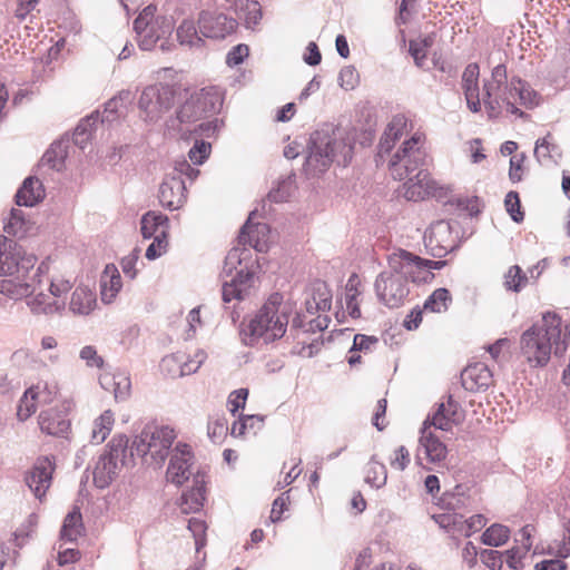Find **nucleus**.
<instances>
[{
    "instance_id": "14",
    "label": "nucleus",
    "mask_w": 570,
    "mask_h": 570,
    "mask_svg": "<svg viewBox=\"0 0 570 570\" xmlns=\"http://www.w3.org/2000/svg\"><path fill=\"white\" fill-rule=\"evenodd\" d=\"M426 264V259L404 249L389 256V267L403 275L406 282L411 279L415 284L429 283L434 278Z\"/></svg>"
},
{
    "instance_id": "57",
    "label": "nucleus",
    "mask_w": 570,
    "mask_h": 570,
    "mask_svg": "<svg viewBox=\"0 0 570 570\" xmlns=\"http://www.w3.org/2000/svg\"><path fill=\"white\" fill-rule=\"evenodd\" d=\"M79 357L86 362L89 367L101 368L104 365V358L98 355L95 346L86 345L79 352Z\"/></svg>"
},
{
    "instance_id": "34",
    "label": "nucleus",
    "mask_w": 570,
    "mask_h": 570,
    "mask_svg": "<svg viewBox=\"0 0 570 570\" xmlns=\"http://www.w3.org/2000/svg\"><path fill=\"white\" fill-rule=\"evenodd\" d=\"M534 156L540 163H557L561 157V150L559 146L552 141V135L550 132H548L546 137L535 141Z\"/></svg>"
},
{
    "instance_id": "29",
    "label": "nucleus",
    "mask_w": 570,
    "mask_h": 570,
    "mask_svg": "<svg viewBox=\"0 0 570 570\" xmlns=\"http://www.w3.org/2000/svg\"><path fill=\"white\" fill-rule=\"evenodd\" d=\"M176 39L180 46L198 49L204 45L199 26L193 19H184L176 29Z\"/></svg>"
},
{
    "instance_id": "15",
    "label": "nucleus",
    "mask_w": 570,
    "mask_h": 570,
    "mask_svg": "<svg viewBox=\"0 0 570 570\" xmlns=\"http://www.w3.org/2000/svg\"><path fill=\"white\" fill-rule=\"evenodd\" d=\"M193 460L191 448L188 444L178 443L170 451L169 464L166 472L167 480L176 485L184 484L193 474Z\"/></svg>"
},
{
    "instance_id": "42",
    "label": "nucleus",
    "mask_w": 570,
    "mask_h": 570,
    "mask_svg": "<svg viewBox=\"0 0 570 570\" xmlns=\"http://www.w3.org/2000/svg\"><path fill=\"white\" fill-rule=\"evenodd\" d=\"M451 302L450 292L446 288L435 289L424 302L423 308L433 313H442L448 309V303Z\"/></svg>"
},
{
    "instance_id": "19",
    "label": "nucleus",
    "mask_w": 570,
    "mask_h": 570,
    "mask_svg": "<svg viewBox=\"0 0 570 570\" xmlns=\"http://www.w3.org/2000/svg\"><path fill=\"white\" fill-rule=\"evenodd\" d=\"M186 191V183L183 177L169 174L160 184L158 198L163 207L169 210H177L187 200Z\"/></svg>"
},
{
    "instance_id": "36",
    "label": "nucleus",
    "mask_w": 570,
    "mask_h": 570,
    "mask_svg": "<svg viewBox=\"0 0 570 570\" xmlns=\"http://www.w3.org/2000/svg\"><path fill=\"white\" fill-rule=\"evenodd\" d=\"M387 472L385 465L372 456L365 468V482L372 488L380 489L385 485Z\"/></svg>"
},
{
    "instance_id": "10",
    "label": "nucleus",
    "mask_w": 570,
    "mask_h": 570,
    "mask_svg": "<svg viewBox=\"0 0 570 570\" xmlns=\"http://www.w3.org/2000/svg\"><path fill=\"white\" fill-rule=\"evenodd\" d=\"M127 436L119 435L109 442L108 451L99 456L92 472L94 483L97 488H107L117 478L120 469L131 461L130 456H127Z\"/></svg>"
},
{
    "instance_id": "63",
    "label": "nucleus",
    "mask_w": 570,
    "mask_h": 570,
    "mask_svg": "<svg viewBox=\"0 0 570 570\" xmlns=\"http://www.w3.org/2000/svg\"><path fill=\"white\" fill-rule=\"evenodd\" d=\"M16 272L20 273V267L11 250L0 257V275H12Z\"/></svg>"
},
{
    "instance_id": "12",
    "label": "nucleus",
    "mask_w": 570,
    "mask_h": 570,
    "mask_svg": "<svg viewBox=\"0 0 570 570\" xmlns=\"http://www.w3.org/2000/svg\"><path fill=\"white\" fill-rule=\"evenodd\" d=\"M42 268L38 267L30 281L16 285L12 292L17 297H26V303L33 314H53L60 309V305L45 293L43 279L41 278Z\"/></svg>"
},
{
    "instance_id": "41",
    "label": "nucleus",
    "mask_w": 570,
    "mask_h": 570,
    "mask_svg": "<svg viewBox=\"0 0 570 570\" xmlns=\"http://www.w3.org/2000/svg\"><path fill=\"white\" fill-rule=\"evenodd\" d=\"M509 537L510 530L508 527L494 523L483 532L481 539L485 546L500 547L508 541Z\"/></svg>"
},
{
    "instance_id": "26",
    "label": "nucleus",
    "mask_w": 570,
    "mask_h": 570,
    "mask_svg": "<svg viewBox=\"0 0 570 570\" xmlns=\"http://www.w3.org/2000/svg\"><path fill=\"white\" fill-rule=\"evenodd\" d=\"M121 287L122 282L118 268L114 264L106 265L100 277V297L102 303H112Z\"/></svg>"
},
{
    "instance_id": "38",
    "label": "nucleus",
    "mask_w": 570,
    "mask_h": 570,
    "mask_svg": "<svg viewBox=\"0 0 570 570\" xmlns=\"http://www.w3.org/2000/svg\"><path fill=\"white\" fill-rule=\"evenodd\" d=\"M295 187V175H288L279 179L275 187L267 195L269 203H283L286 202Z\"/></svg>"
},
{
    "instance_id": "59",
    "label": "nucleus",
    "mask_w": 570,
    "mask_h": 570,
    "mask_svg": "<svg viewBox=\"0 0 570 570\" xmlns=\"http://www.w3.org/2000/svg\"><path fill=\"white\" fill-rule=\"evenodd\" d=\"M43 287L48 288L50 296L53 298L60 297L71 289V283L63 278L47 279L43 282Z\"/></svg>"
},
{
    "instance_id": "1",
    "label": "nucleus",
    "mask_w": 570,
    "mask_h": 570,
    "mask_svg": "<svg viewBox=\"0 0 570 570\" xmlns=\"http://www.w3.org/2000/svg\"><path fill=\"white\" fill-rule=\"evenodd\" d=\"M269 228L266 224H253L250 217L244 224L238 236L239 245H249L257 252H266L268 248ZM250 250L246 247L232 248L224 264V273L230 279L223 284L222 295L225 303L233 299L242 301L248 294L254 284L256 267L250 262Z\"/></svg>"
},
{
    "instance_id": "4",
    "label": "nucleus",
    "mask_w": 570,
    "mask_h": 570,
    "mask_svg": "<svg viewBox=\"0 0 570 570\" xmlns=\"http://www.w3.org/2000/svg\"><path fill=\"white\" fill-rule=\"evenodd\" d=\"M292 306L283 302L279 293L272 294L263 306L240 324L245 345L269 344L281 340L289 323Z\"/></svg>"
},
{
    "instance_id": "64",
    "label": "nucleus",
    "mask_w": 570,
    "mask_h": 570,
    "mask_svg": "<svg viewBox=\"0 0 570 570\" xmlns=\"http://www.w3.org/2000/svg\"><path fill=\"white\" fill-rule=\"evenodd\" d=\"M391 466L403 471L410 463V453L409 450L404 445H400L394 451V458L391 459Z\"/></svg>"
},
{
    "instance_id": "35",
    "label": "nucleus",
    "mask_w": 570,
    "mask_h": 570,
    "mask_svg": "<svg viewBox=\"0 0 570 570\" xmlns=\"http://www.w3.org/2000/svg\"><path fill=\"white\" fill-rule=\"evenodd\" d=\"M82 530L81 513L78 510H73L66 515L60 537L65 541L73 542L81 535Z\"/></svg>"
},
{
    "instance_id": "53",
    "label": "nucleus",
    "mask_w": 570,
    "mask_h": 570,
    "mask_svg": "<svg viewBox=\"0 0 570 570\" xmlns=\"http://www.w3.org/2000/svg\"><path fill=\"white\" fill-rule=\"evenodd\" d=\"M480 560L490 570H501L504 563L503 553L492 549L482 550Z\"/></svg>"
},
{
    "instance_id": "48",
    "label": "nucleus",
    "mask_w": 570,
    "mask_h": 570,
    "mask_svg": "<svg viewBox=\"0 0 570 570\" xmlns=\"http://www.w3.org/2000/svg\"><path fill=\"white\" fill-rule=\"evenodd\" d=\"M33 390V395L39 404H49L51 403L58 393V387L56 384H49L48 382H38L36 385L30 387Z\"/></svg>"
},
{
    "instance_id": "5",
    "label": "nucleus",
    "mask_w": 570,
    "mask_h": 570,
    "mask_svg": "<svg viewBox=\"0 0 570 570\" xmlns=\"http://www.w3.org/2000/svg\"><path fill=\"white\" fill-rule=\"evenodd\" d=\"M426 153L421 135L415 134L404 140L389 161L391 175L396 180H405L407 199H416L429 187L425 166Z\"/></svg>"
},
{
    "instance_id": "61",
    "label": "nucleus",
    "mask_w": 570,
    "mask_h": 570,
    "mask_svg": "<svg viewBox=\"0 0 570 570\" xmlns=\"http://www.w3.org/2000/svg\"><path fill=\"white\" fill-rule=\"evenodd\" d=\"M379 343V338L375 336H368L364 334H356L353 340L352 352H364L368 353Z\"/></svg>"
},
{
    "instance_id": "47",
    "label": "nucleus",
    "mask_w": 570,
    "mask_h": 570,
    "mask_svg": "<svg viewBox=\"0 0 570 570\" xmlns=\"http://www.w3.org/2000/svg\"><path fill=\"white\" fill-rule=\"evenodd\" d=\"M529 552V543L515 546L503 553V560L510 569L519 570L523 567L522 559Z\"/></svg>"
},
{
    "instance_id": "46",
    "label": "nucleus",
    "mask_w": 570,
    "mask_h": 570,
    "mask_svg": "<svg viewBox=\"0 0 570 570\" xmlns=\"http://www.w3.org/2000/svg\"><path fill=\"white\" fill-rule=\"evenodd\" d=\"M39 403L33 395V390L30 387L24 391L22 397L19 400L17 406V417L19 421L29 419L38 407Z\"/></svg>"
},
{
    "instance_id": "33",
    "label": "nucleus",
    "mask_w": 570,
    "mask_h": 570,
    "mask_svg": "<svg viewBox=\"0 0 570 570\" xmlns=\"http://www.w3.org/2000/svg\"><path fill=\"white\" fill-rule=\"evenodd\" d=\"M205 501V487L203 482H199L197 479L195 480V487L186 492L183 493L180 498V510L183 513H191L199 511Z\"/></svg>"
},
{
    "instance_id": "51",
    "label": "nucleus",
    "mask_w": 570,
    "mask_h": 570,
    "mask_svg": "<svg viewBox=\"0 0 570 570\" xmlns=\"http://www.w3.org/2000/svg\"><path fill=\"white\" fill-rule=\"evenodd\" d=\"M353 277L354 276H352L348 279V283L346 285L345 305H346V309H347L348 314L353 318H357L361 316V309H360L358 303L356 301L358 292L353 285Z\"/></svg>"
},
{
    "instance_id": "11",
    "label": "nucleus",
    "mask_w": 570,
    "mask_h": 570,
    "mask_svg": "<svg viewBox=\"0 0 570 570\" xmlns=\"http://www.w3.org/2000/svg\"><path fill=\"white\" fill-rule=\"evenodd\" d=\"M180 87L176 85L156 83L144 88L138 100V107L144 119L149 122L158 121L175 104Z\"/></svg>"
},
{
    "instance_id": "22",
    "label": "nucleus",
    "mask_w": 570,
    "mask_h": 570,
    "mask_svg": "<svg viewBox=\"0 0 570 570\" xmlns=\"http://www.w3.org/2000/svg\"><path fill=\"white\" fill-rule=\"evenodd\" d=\"M419 451L424 453L430 463L440 465L448 456V448L440 438L426 428L421 429Z\"/></svg>"
},
{
    "instance_id": "17",
    "label": "nucleus",
    "mask_w": 570,
    "mask_h": 570,
    "mask_svg": "<svg viewBox=\"0 0 570 570\" xmlns=\"http://www.w3.org/2000/svg\"><path fill=\"white\" fill-rule=\"evenodd\" d=\"M70 409L71 402L63 401L58 407L42 411L38 417L41 431L48 435L65 436L70 429L68 419Z\"/></svg>"
},
{
    "instance_id": "54",
    "label": "nucleus",
    "mask_w": 570,
    "mask_h": 570,
    "mask_svg": "<svg viewBox=\"0 0 570 570\" xmlns=\"http://www.w3.org/2000/svg\"><path fill=\"white\" fill-rule=\"evenodd\" d=\"M360 81L357 70L353 66H345L338 75V83L345 90L354 89Z\"/></svg>"
},
{
    "instance_id": "56",
    "label": "nucleus",
    "mask_w": 570,
    "mask_h": 570,
    "mask_svg": "<svg viewBox=\"0 0 570 570\" xmlns=\"http://www.w3.org/2000/svg\"><path fill=\"white\" fill-rule=\"evenodd\" d=\"M131 382L125 372L117 373L114 395L117 401L126 400L130 394Z\"/></svg>"
},
{
    "instance_id": "21",
    "label": "nucleus",
    "mask_w": 570,
    "mask_h": 570,
    "mask_svg": "<svg viewBox=\"0 0 570 570\" xmlns=\"http://www.w3.org/2000/svg\"><path fill=\"white\" fill-rule=\"evenodd\" d=\"M459 407L458 402L450 396L446 403L439 404L433 414L428 415L422 428L451 431L453 425H458L462 421Z\"/></svg>"
},
{
    "instance_id": "25",
    "label": "nucleus",
    "mask_w": 570,
    "mask_h": 570,
    "mask_svg": "<svg viewBox=\"0 0 570 570\" xmlns=\"http://www.w3.org/2000/svg\"><path fill=\"white\" fill-rule=\"evenodd\" d=\"M461 377L464 389L469 391L487 389L492 382V373L483 363L469 365L463 370Z\"/></svg>"
},
{
    "instance_id": "20",
    "label": "nucleus",
    "mask_w": 570,
    "mask_h": 570,
    "mask_svg": "<svg viewBox=\"0 0 570 570\" xmlns=\"http://www.w3.org/2000/svg\"><path fill=\"white\" fill-rule=\"evenodd\" d=\"M199 31L205 38H225L236 28V21L222 12L203 11L198 18Z\"/></svg>"
},
{
    "instance_id": "31",
    "label": "nucleus",
    "mask_w": 570,
    "mask_h": 570,
    "mask_svg": "<svg viewBox=\"0 0 570 570\" xmlns=\"http://www.w3.org/2000/svg\"><path fill=\"white\" fill-rule=\"evenodd\" d=\"M453 525L455 531L464 537H471L474 532L480 531L485 524L487 519L482 514H474L465 520H459L456 517L443 515L442 525Z\"/></svg>"
},
{
    "instance_id": "62",
    "label": "nucleus",
    "mask_w": 570,
    "mask_h": 570,
    "mask_svg": "<svg viewBox=\"0 0 570 570\" xmlns=\"http://www.w3.org/2000/svg\"><path fill=\"white\" fill-rule=\"evenodd\" d=\"M138 259H139V250L137 248H135L130 254L125 256L120 262L122 273L130 279H134L137 276L138 271L136 268V265H137Z\"/></svg>"
},
{
    "instance_id": "39",
    "label": "nucleus",
    "mask_w": 570,
    "mask_h": 570,
    "mask_svg": "<svg viewBox=\"0 0 570 570\" xmlns=\"http://www.w3.org/2000/svg\"><path fill=\"white\" fill-rule=\"evenodd\" d=\"M28 224L23 210L13 208L3 230L11 236L23 237L28 232Z\"/></svg>"
},
{
    "instance_id": "45",
    "label": "nucleus",
    "mask_w": 570,
    "mask_h": 570,
    "mask_svg": "<svg viewBox=\"0 0 570 570\" xmlns=\"http://www.w3.org/2000/svg\"><path fill=\"white\" fill-rule=\"evenodd\" d=\"M503 285L507 291L520 292L528 283V277L520 266H511L503 276Z\"/></svg>"
},
{
    "instance_id": "23",
    "label": "nucleus",
    "mask_w": 570,
    "mask_h": 570,
    "mask_svg": "<svg viewBox=\"0 0 570 570\" xmlns=\"http://www.w3.org/2000/svg\"><path fill=\"white\" fill-rule=\"evenodd\" d=\"M479 76L480 70L476 63H469L462 75V88L468 108L472 112H479L481 110Z\"/></svg>"
},
{
    "instance_id": "16",
    "label": "nucleus",
    "mask_w": 570,
    "mask_h": 570,
    "mask_svg": "<svg viewBox=\"0 0 570 570\" xmlns=\"http://www.w3.org/2000/svg\"><path fill=\"white\" fill-rule=\"evenodd\" d=\"M425 247L435 257H442L454 248L452 226L446 220L433 223L424 234Z\"/></svg>"
},
{
    "instance_id": "58",
    "label": "nucleus",
    "mask_w": 570,
    "mask_h": 570,
    "mask_svg": "<svg viewBox=\"0 0 570 570\" xmlns=\"http://www.w3.org/2000/svg\"><path fill=\"white\" fill-rule=\"evenodd\" d=\"M406 128V119L404 116L397 115L392 118L389 122L384 134L387 135V138H393L395 141L399 140Z\"/></svg>"
},
{
    "instance_id": "8",
    "label": "nucleus",
    "mask_w": 570,
    "mask_h": 570,
    "mask_svg": "<svg viewBox=\"0 0 570 570\" xmlns=\"http://www.w3.org/2000/svg\"><path fill=\"white\" fill-rule=\"evenodd\" d=\"M156 7L147 6L134 21L138 46L141 50H151L160 42L161 51H170L174 43L168 37L174 30L173 19L165 16H155Z\"/></svg>"
},
{
    "instance_id": "2",
    "label": "nucleus",
    "mask_w": 570,
    "mask_h": 570,
    "mask_svg": "<svg viewBox=\"0 0 570 570\" xmlns=\"http://www.w3.org/2000/svg\"><path fill=\"white\" fill-rule=\"evenodd\" d=\"M482 101L490 118H498L504 111L523 118L527 115L519 106L532 109L541 102L540 95L520 78L508 82L507 68L498 65L491 78L484 81Z\"/></svg>"
},
{
    "instance_id": "40",
    "label": "nucleus",
    "mask_w": 570,
    "mask_h": 570,
    "mask_svg": "<svg viewBox=\"0 0 570 570\" xmlns=\"http://www.w3.org/2000/svg\"><path fill=\"white\" fill-rule=\"evenodd\" d=\"M435 35L430 33L424 38L411 40L409 43V51L414 59V62L417 67H423L428 48L432 47L434 43Z\"/></svg>"
},
{
    "instance_id": "18",
    "label": "nucleus",
    "mask_w": 570,
    "mask_h": 570,
    "mask_svg": "<svg viewBox=\"0 0 570 570\" xmlns=\"http://www.w3.org/2000/svg\"><path fill=\"white\" fill-rule=\"evenodd\" d=\"M55 469L53 458H38L32 469L26 475V484L36 498L42 499L51 485Z\"/></svg>"
},
{
    "instance_id": "44",
    "label": "nucleus",
    "mask_w": 570,
    "mask_h": 570,
    "mask_svg": "<svg viewBox=\"0 0 570 570\" xmlns=\"http://www.w3.org/2000/svg\"><path fill=\"white\" fill-rule=\"evenodd\" d=\"M160 370L169 377L185 376L184 371V354L175 353L163 357L160 362Z\"/></svg>"
},
{
    "instance_id": "27",
    "label": "nucleus",
    "mask_w": 570,
    "mask_h": 570,
    "mask_svg": "<svg viewBox=\"0 0 570 570\" xmlns=\"http://www.w3.org/2000/svg\"><path fill=\"white\" fill-rule=\"evenodd\" d=\"M45 197L42 183L35 177H28L23 180L21 187L16 194L18 206L32 207L41 202Z\"/></svg>"
},
{
    "instance_id": "60",
    "label": "nucleus",
    "mask_w": 570,
    "mask_h": 570,
    "mask_svg": "<svg viewBox=\"0 0 570 570\" xmlns=\"http://www.w3.org/2000/svg\"><path fill=\"white\" fill-rule=\"evenodd\" d=\"M249 55V48L247 45H244V43H239L235 47H233L227 56H226V63L229 66V67H235V66H238L240 65L245 58H247Z\"/></svg>"
},
{
    "instance_id": "30",
    "label": "nucleus",
    "mask_w": 570,
    "mask_h": 570,
    "mask_svg": "<svg viewBox=\"0 0 570 570\" xmlns=\"http://www.w3.org/2000/svg\"><path fill=\"white\" fill-rule=\"evenodd\" d=\"M169 219L160 212L149 210L140 219V230L144 238H156L163 229L168 233Z\"/></svg>"
},
{
    "instance_id": "28",
    "label": "nucleus",
    "mask_w": 570,
    "mask_h": 570,
    "mask_svg": "<svg viewBox=\"0 0 570 570\" xmlns=\"http://www.w3.org/2000/svg\"><path fill=\"white\" fill-rule=\"evenodd\" d=\"M96 294L85 286H78L71 294L69 309L75 315H89L96 307Z\"/></svg>"
},
{
    "instance_id": "6",
    "label": "nucleus",
    "mask_w": 570,
    "mask_h": 570,
    "mask_svg": "<svg viewBox=\"0 0 570 570\" xmlns=\"http://www.w3.org/2000/svg\"><path fill=\"white\" fill-rule=\"evenodd\" d=\"M353 155L350 141L316 131L311 136L304 170L308 176L324 173L333 161L346 166Z\"/></svg>"
},
{
    "instance_id": "37",
    "label": "nucleus",
    "mask_w": 570,
    "mask_h": 570,
    "mask_svg": "<svg viewBox=\"0 0 570 570\" xmlns=\"http://www.w3.org/2000/svg\"><path fill=\"white\" fill-rule=\"evenodd\" d=\"M114 422V414L110 410L105 411L99 417H97L91 431V442L94 444L102 443L109 435Z\"/></svg>"
},
{
    "instance_id": "7",
    "label": "nucleus",
    "mask_w": 570,
    "mask_h": 570,
    "mask_svg": "<svg viewBox=\"0 0 570 570\" xmlns=\"http://www.w3.org/2000/svg\"><path fill=\"white\" fill-rule=\"evenodd\" d=\"M175 439V431L169 426L146 425L129 448L130 459L137 455L146 464L159 468L170 455Z\"/></svg>"
},
{
    "instance_id": "9",
    "label": "nucleus",
    "mask_w": 570,
    "mask_h": 570,
    "mask_svg": "<svg viewBox=\"0 0 570 570\" xmlns=\"http://www.w3.org/2000/svg\"><path fill=\"white\" fill-rule=\"evenodd\" d=\"M185 101L177 110V120L180 125H189L216 114L223 104L220 92L215 87L198 90H184Z\"/></svg>"
},
{
    "instance_id": "55",
    "label": "nucleus",
    "mask_w": 570,
    "mask_h": 570,
    "mask_svg": "<svg viewBox=\"0 0 570 570\" xmlns=\"http://www.w3.org/2000/svg\"><path fill=\"white\" fill-rule=\"evenodd\" d=\"M507 212L515 223L523 220V213L520 210V198L518 193L509 191L504 199Z\"/></svg>"
},
{
    "instance_id": "13",
    "label": "nucleus",
    "mask_w": 570,
    "mask_h": 570,
    "mask_svg": "<svg viewBox=\"0 0 570 570\" xmlns=\"http://www.w3.org/2000/svg\"><path fill=\"white\" fill-rule=\"evenodd\" d=\"M374 287L380 302L390 308L401 306L410 292L405 277L391 267L379 274Z\"/></svg>"
},
{
    "instance_id": "24",
    "label": "nucleus",
    "mask_w": 570,
    "mask_h": 570,
    "mask_svg": "<svg viewBox=\"0 0 570 570\" xmlns=\"http://www.w3.org/2000/svg\"><path fill=\"white\" fill-rule=\"evenodd\" d=\"M332 306V293L322 281H316L311 286V292L305 301L306 313L313 316L317 312H327Z\"/></svg>"
},
{
    "instance_id": "43",
    "label": "nucleus",
    "mask_w": 570,
    "mask_h": 570,
    "mask_svg": "<svg viewBox=\"0 0 570 570\" xmlns=\"http://www.w3.org/2000/svg\"><path fill=\"white\" fill-rule=\"evenodd\" d=\"M99 115L92 114L90 117L82 119L75 128L72 141L80 149H85L91 135V127L98 120Z\"/></svg>"
},
{
    "instance_id": "50",
    "label": "nucleus",
    "mask_w": 570,
    "mask_h": 570,
    "mask_svg": "<svg viewBox=\"0 0 570 570\" xmlns=\"http://www.w3.org/2000/svg\"><path fill=\"white\" fill-rule=\"evenodd\" d=\"M188 530L195 539L196 551L198 552L206 543L205 534L207 530L206 522L198 518H190L188 520Z\"/></svg>"
},
{
    "instance_id": "32",
    "label": "nucleus",
    "mask_w": 570,
    "mask_h": 570,
    "mask_svg": "<svg viewBox=\"0 0 570 570\" xmlns=\"http://www.w3.org/2000/svg\"><path fill=\"white\" fill-rule=\"evenodd\" d=\"M68 144L69 139L52 142L50 148L42 156V163L57 171L62 170L68 156Z\"/></svg>"
},
{
    "instance_id": "3",
    "label": "nucleus",
    "mask_w": 570,
    "mask_h": 570,
    "mask_svg": "<svg viewBox=\"0 0 570 570\" xmlns=\"http://www.w3.org/2000/svg\"><path fill=\"white\" fill-rule=\"evenodd\" d=\"M569 341L570 324L562 325L556 313L547 312L522 334L521 354L532 366H544L552 350L557 356L564 354Z\"/></svg>"
},
{
    "instance_id": "49",
    "label": "nucleus",
    "mask_w": 570,
    "mask_h": 570,
    "mask_svg": "<svg viewBox=\"0 0 570 570\" xmlns=\"http://www.w3.org/2000/svg\"><path fill=\"white\" fill-rule=\"evenodd\" d=\"M167 236L166 230L163 229L159 235L154 238V240L150 243V245L147 247L145 256L149 261H154L156 258H159L161 255H164L167 252Z\"/></svg>"
},
{
    "instance_id": "52",
    "label": "nucleus",
    "mask_w": 570,
    "mask_h": 570,
    "mask_svg": "<svg viewBox=\"0 0 570 570\" xmlns=\"http://www.w3.org/2000/svg\"><path fill=\"white\" fill-rule=\"evenodd\" d=\"M210 144L204 140H196L189 149L188 157L194 165H202L210 154Z\"/></svg>"
}]
</instances>
